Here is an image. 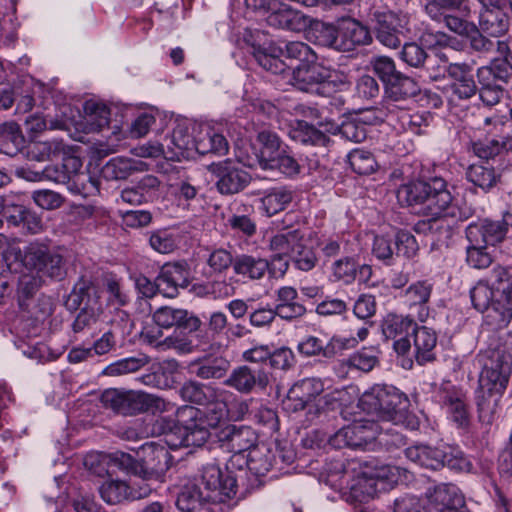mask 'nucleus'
<instances>
[{
  "mask_svg": "<svg viewBox=\"0 0 512 512\" xmlns=\"http://www.w3.org/2000/svg\"><path fill=\"white\" fill-rule=\"evenodd\" d=\"M473 307L484 314L491 331L506 328L512 320V268L496 265L486 279L470 290Z\"/></svg>",
  "mask_w": 512,
  "mask_h": 512,
  "instance_id": "obj_1",
  "label": "nucleus"
},
{
  "mask_svg": "<svg viewBox=\"0 0 512 512\" xmlns=\"http://www.w3.org/2000/svg\"><path fill=\"white\" fill-rule=\"evenodd\" d=\"M442 178H432L430 181H411L401 185L397 190V199L401 205L417 209L427 215L446 213L460 221L468 219L471 209H462L452 203L453 198L447 190Z\"/></svg>",
  "mask_w": 512,
  "mask_h": 512,
  "instance_id": "obj_2",
  "label": "nucleus"
},
{
  "mask_svg": "<svg viewBox=\"0 0 512 512\" xmlns=\"http://www.w3.org/2000/svg\"><path fill=\"white\" fill-rule=\"evenodd\" d=\"M141 459L137 460L128 453L115 452V461L119 469L142 481L161 482L170 467L172 457L162 445L149 444L141 449Z\"/></svg>",
  "mask_w": 512,
  "mask_h": 512,
  "instance_id": "obj_3",
  "label": "nucleus"
},
{
  "mask_svg": "<svg viewBox=\"0 0 512 512\" xmlns=\"http://www.w3.org/2000/svg\"><path fill=\"white\" fill-rule=\"evenodd\" d=\"M101 403L106 409L123 416L169 411L171 404L161 397L136 390L109 388L102 392Z\"/></svg>",
  "mask_w": 512,
  "mask_h": 512,
  "instance_id": "obj_4",
  "label": "nucleus"
},
{
  "mask_svg": "<svg viewBox=\"0 0 512 512\" xmlns=\"http://www.w3.org/2000/svg\"><path fill=\"white\" fill-rule=\"evenodd\" d=\"M405 457L415 465L433 471L448 467L456 471H471L473 465L463 452L449 446L433 447L416 444L403 451Z\"/></svg>",
  "mask_w": 512,
  "mask_h": 512,
  "instance_id": "obj_5",
  "label": "nucleus"
},
{
  "mask_svg": "<svg viewBox=\"0 0 512 512\" xmlns=\"http://www.w3.org/2000/svg\"><path fill=\"white\" fill-rule=\"evenodd\" d=\"M407 403V397L395 387L375 386L363 393L358 406L368 415L380 420L399 421Z\"/></svg>",
  "mask_w": 512,
  "mask_h": 512,
  "instance_id": "obj_6",
  "label": "nucleus"
},
{
  "mask_svg": "<svg viewBox=\"0 0 512 512\" xmlns=\"http://www.w3.org/2000/svg\"><path fill=\"white\" fill-rule=\"evenodd\" d=\"M21 263L27 271L49 279L62 281L67 274L64 257L53 250L48 244L35 240L24 247L21 252Z\"/></svg>",
  "mask_w": 512,
  "mask_h": 512,
  "instance_id": "obj_7",
  "label": "nucleus"
},
{
  "mask_svg": "<svg viewBox=\"0 0 512 512\" xmlns=\"http://www.w3.org/2000/svg\"><path fill=\"white\" fill-rule=\"evenodd\" d=\"M200 409L193 406H184L177 409L176 420L161 418L158 425L163 433L173 432L179 425L182 444L190 447H201L210 437V428L201 419Z\"/></svg>",
  "mask_w": 512,
  "mask_h": 512,
  "instance_id": "obj_8",
  "label": "nucleus"
},
{
  "mask_svg": "<svg viewBox=\"0 0 512 512\" xmlns=\"http://www.w3.org/2000/svg\"><path fill=\"white\" fill-rule=\"evenodd\" d=\"M479 385L505 392L512 374V355L504 349H487L479 355Z\"/></svg>",
  "mask_w": 512,
  "mask_h": 512,
  "instance_id": "obj_9",
  "label": "nucleus"
},
{
  "mask_svg": "<svg viewBox=\"0 0 512 512\" xmlns=\"http://www.w3.org/2000/svg\"><path fill=\"white\" fill-rule=\"evenodd\" d=\"M378 434L379 425L374 420L360 419L342 427L334 434L325 433L321 440H326L335 449H364L376 440Z\"/></svg>",
  "mask_w": 512,
  "mask_h": 512,
  "instance_id": "obj_10",
  "label": "nucleus"
},
{
  "mask_svg": "<svg viewBox=\"0 0 512 512\" xmlns=\"http://www.w3.org/2000/svg\"><path fill=\"white\" fill-rule=\"evenodd\" d=\"M207 169L216 178L215 187L223 196L241 193L252 181L251 174L231 159L213 162Z\"/></svg>",
  "mask_w": 512,
  "mask_h": 512,
  "instance_id": "obj_11",
  "label": "nucleus"
},
{
  "mask_svg": "<svg viewBox=\"0 0 512 512\" xmlns=\"http://www.w3.org/2000/svg\"><path fill=\"white\" fill-rule=\"evenodd\" d=\"M376 39L384 46L396 49L401 45L400 35L408 23L407 15L390 9H374L370 14Z\"/></svg>",
  "mask_w": 512,
  "mask_h": 512,
  "instance_id": "obj_12",
  "label": "nucleus"
},
{
  "mask_svg": "<svg viewBox=\"0 0 512 512\" xmlns=\"http://www.w3.org/2000/svg\"><path fill=\"white\" fill-rule=\"evenodd\" d=\"M195 485H200L207 498L216 503H223L236 494V479L228 472H223L216 464L203 467L200 479Z\"/></svg>",
  "mask_w": 512,
  "mask_h": 512,
  "instance_id": "obj_13",
  "label": "nucleus"
},
{
  "mask_svg": "<svg viewBox=\"0 0 512 512\" xmlns=\"http://www.w3.org/2000/svg\"><path fill=\"white\" fill-rule=\"evenodd\" d=\"M323 391V384L320 380L315 378H306L296 383L288 392V399L294 401V410H303L308 408V414H313L315 417H321L324 413L323 405L327 402L323 399H318L316 404L312 402Z\"/></svg>",
  "mask_w": 512,
  "mask_h": 512,
  "instance_id": "obj_14",
  "label": "nucleus"
},
{
  "mask_svg": "<svg viewBox=\"0 0 512 512\" xmlns=\"http://www.w3.org/2000/svg\"><path fill=\"white\" fill-rule=\"evenodd\" d=\"M385 98L382 102L380 113L385 115L394 113L401 106L395 103H402L407 99L417 96L421 89L418 82L412 77L400 72L386 86H384Z\"/></svg>",
  "mask_w": 512,
  "mask_h": 512,
  "instance_id": "obj_15",
  "label": "nucleus"
},
{
  "mask_svg": "<svg viewBox=\"0 0 512 512\" xmlns=\"http://www.w3.org/2000/svg\"><path fill=\"white\" fill-rule=\"evenodd\" d=\"M0 212L9 225L22 227L30 234H37L43 229L42 219L35 211L16 203L9 196L0 198Z\"/></svg>",
  "mask_w": 512,
  "mask_h": 512,
  "instance_id": "obj_16",
  "label": "nucleus"
},
{
  "mask_svg": "<svg viewBox=\"0 0 512 512\" xmlns=\"http://www.w3.org/2000/svg\"><path fill=\"white\" fill-rule=\"evenodd\" d=\"M230 366V361L223 354L215 352L212 345L202 356L188 364V371L202 380H219L227 375Z\"/></svg>",
  "mask_w": 512,
  "mask_h": 512,
  "instance_id": "obj_17",
  "label": "nucleus"
},
{
  "mask_svg": "<svg viewBox=\"0 0 512 512\" xmlns=\"http://www.w3.org/2000/svg\"><path fill=\"white\" fill-rule=\"evenodd\" d=\"M224 384L241 394H249L255 389L265 390L269 384V376L262 368L253 369L248 365H241L231 371Z\"/></svg>",
  "mask_w": 512,
  "mask_h": 512,
  "instance_id": "obj_18",
  "label": "nucleus"
},
{
  "mask_svg": "<svg viewBox=\"0 0 512 512\" xmlns=\"http://www.w3.org/2000/svg\"><path fill=\"white\" fill-rule=\"evenodd\" d=\"M153 321L161 328H172L192 333L198 331L201 320L192 312L173 306H162L153 313Z\"/></svg>",
  "mask_w": 512,
  "mask_h": 512,
  "instance_id": "obj_19",
  "label": "nucleus"
},
{
  "mask_svg": "<svg viewBox=\"0 0 512 512\" xmlns=\"http://www.w3.org/2000/svg\"><path fill=\"white\" fill-rule=\"evenodd\" d=\"M158 280L163 284L164 296L175 297L178 290L186 289L192 281L190 266L187 261L165 263L158 274Z\"/></svg>",
  "mask_w": 512,
  "mask_h": 512,
  "instance_id": "obj_20",
  "label": "nucleus"
},
{
  "mask_svg": "<svg viewBox=\"0 0 512 512\" xmlns=\"http://www.w3.org/2000/svg\"><path fill=\"white\" fill-rule=\"evenodd\" d=\"M465 233L470 244L488 247L501 243L505 239L507 231L503 220L483 219L470 223Z\"/></svg>",
  "mask_w": 512,
  "mask_h": 512,
  "instance_id": "obj_21",
  "label": "nucleus"
},
{
  "mask_svg": "<svg viewBox=\"0 0 512 512\" xmlns=\"http://www.w3.org/2000/svg\"><path fill=\"white\" fill-rule=\"evenodd\" d=\"M220 442L226 443L227 447L239 457L243 452L251 451L257 445L258 436L256 432L245 425H227L218 432Z\"/></svg>",
  "mask_w": 512,
  "mask_h": 512,
  "instance_id": "obj_22",
  "label": "nucleus"
},
{
  "mask_svg": "<svg viewBox=\"0 0 512 512\" xmlns=\"http://www.w3.org/2000/svg\"><path fill=\"white\" fill-rule=\"evenodd\" d=\"M433 291V284L428 280H419L411 284L404 292L403 299L411 316L425 322L430 314L429 302Z\"/></svg>",
  "mask_w": 512,
  "mask_h": 512,
  "instance_id": "obj_23",
  "label": "nucleus"
},
{
  "mask_svg": "<svg viewBox=\"0 0 512 512\" xmlns=\"http://www.w3.org/2000/svg\"><path fill=\"white\" fill-rule=\"evenodd\" d=\"M452 79L453 95L467 100L476 95L478 87L474 80L473 66L467 62L449 63V74Z\"/></svg>",
  "mask_w": 512,
  "mask_h": 512,
  "instance_id": "obj_24",
  "label": "nucleus"
},
{
  "mask_svg": "<svg viewBox=\"0 0 512 512\" xmlns=\"http://www.w3.org/2000/svg\"><path fill=\"white\" fill-rule=\"evenodd\" d=\"M265 20L271 27L295 32L303 31L311 24L310 17L284 4L277 9L273 8Z\"/></svg>",
  "mask_w": 512,
  "mask_h": 512,
  "instance_id": "obj_25",
  "label": "nucleus"
},
{
  "mask_svg": "<svg viewBox=\"0 0 512 512\" xmlns=\"http://www.w3.org/2000/svg\"><path fill=\"white\" fill-rule=\"evenodd\" d=\"M326 67L314 60L312 63L300 64L293 68L291 83L300 91L311 92L319 91V87L323 88Z\"/></svg>",
  "mask_w": 512,
  "mask_h": 512,
  "instance_id": "obj_26",
  "label": "nucleus"
},
{
  "mask_svg": "<svg viewBox=\"0 0 512 512\" xmlns=\"http://www.w3.org/2000/svg\"><path fill=\"white\" fill-rule=\"evenodd\" d=\"M435 512H466L465 500L453 484H441L430 495Z\"/></svg>",
  "mask_w": 512,
  "mask_h": 512,
  "instance_id": "obj_27",
  "label": "nucleus"
},
{
  "mask_svg": "<svg viewBox=\"0 0 512 512\" xmlns=\"http://www.w3.org/2000/svg\"><path fill=\"white\" fill-rule=\"evenodd\" d=\"M98 289L90 278L80 277L67 296L64 305L68 311H77L83 306H100Z\"/></svg>",
  "mask_w": 512,
  "mask_h": 512,
  "instance_id": "obj_28",
  "label": "nucleus"
},
{
  "mask_svg": "<svg viewBox=\"0 0 512 512\" xmlns=\"http://www.w3.org/2000/svg\"><path fill=\"white\" fill-rule=\"evenodd\" d=\"M504 393L479 385L475 399L478 419L482 424L490 426L497 419L500 401Z\"/></svg>",
  "mask_w": 512,
  "mask_h": 512,
  "instance_id": "obj_29",
  "label": "nucleus"
},
{
  "mask_svg": "<svg viewBox=\"0 0 512 512\" xmlns=\"http://www.w3.org/2000/svg\"><path fill=\"white\" fill-rule=\"evenodd\" d=\"M385 477L381 471L375 473H359L349 486L347 501L366 503L373 499L377 493V480Z\"/></svg>",
  "mask_w": 512,
  "mask_h": 512,
  "instance_id": "obj_30",
  "label": "nucleus"
},
{
  "mask_svg": "<svg viewBox=\"0 0 512 512\" xmlns=\"http://www.w3.org/2000/svg\"><path fill=\"white\" fill-rule=\"evenodd\" d=\"M256 142V158L262 170L288 147L275 132L267 129L257 133Z\"/></svg>",
  "mask_w": 512,
  "mask_h": 512,
  "instance_id": "obj_31",
  "label": "nucleus"
},
{
  "mask_svg": "<svg viewBox=\"0 0 512 512\" xmlns=\"http://www.w3.org/2000/svg\"><path fill=\"white\" fill-rule=\"evenodd\" d=\"M414 357L419 365H425L436 359V332L426 326L413 328Z\"/></svg>",
  "mask_w": 512,
  "mask_h": 512,
  "instance_id": "obj_32",
  "label": "nucleus"
},
{
  "mask_svg": "<svg viewBox=\"0 0 512 512\" xmlns=\"http://www.w3.org/2000/svg\"><path fill=\"white\" fill-rule=\"evenodd\" d=\"M340 51L350 52L358 45H367L372 42V36L367 27L360 22L348 19L340 23Z\"/></svg>",
  "mask_w": 512,
  "mask_h": 512,
  "instance_id": "obj_33",
  "label": "nucleus"
},
{
  "mask_svg": "<svg viewBox=\"0 0 512 512\" xmlns=\"http://www.w3.org/2000/svg\"><path fill=\"white\" fill-rule=\"evenodd\" d=\"M277 304L274 308L276 317L292 321L302 317L306 313L303 304L296 301L298 292L291 286H284L277 290Z\"/></svg>",
  "mask_w": 512,
  "mask_h": 512,
  "instance_id": "obj_34",
  "label": "nucleus"
},
{
  "mask_svg": "<svg viewBox=\"0 0 512 512\" xmlns=\"http://www.w3.org/2000/svg\"><path fill=\"white\" fill-rule=\"evenodd\" d=\"M213 503L201 486L195 484L185 486L176 500V506L182 512H211Z\"/></svg>",
  "mask_w": 512,
  "mask_h": 512,
  "instance_id": "obj_35",
  "label": "nucleus"
},
{
  "mask_svg": "<svg viewBox=\"0 0 512 512\" xmlns=\"http://www.w3.org/2000/svg\"><path fill=\"white\" fill-rule=\"evenodd\" d=\"M478 28L487 35L498 38L508 31L509 18L500 8V4L490 7L482 6Z\"/></svg>",
  "mask_w": 512,
  "mask_h": 512,
  "instance_id": "obj_36",
  "label": "nucleus"
},
{
  "mask_svg": "<svg viewBox=\"0 0 512 512\" xmlns=\"http://www.w3.org/2000/svg\"><path fill=\"white\" fill-rule=\"evenodd\" d=\"M101 306H83L76 315L71 327L74 334L95 336L102 331Z\"/></svg>",
  "mask_w": 512,
  "mask_h": 512,
  "instance_id": "obj_37",
  "label": "nucleus"
},
{
  "mask_svg": "<svg viewBox=\"0 0 512 512\" xmlns=\"http://www.w3.org/2000/svg\"><path fill=\"white\" fill-rule=\"evenodd\" d=\"M288 135L303 145L325 147L330 141L329 136L303 120H295Z\"/></svg>",
  "mask_w": 512,
  "mask_h": 512,
  "instance_id": "obj_38",
  "label": "nucleus"
},
{
  "mask_svg": "<svg viewBox=\"0 0 512 512\" xmlns=\"http://www.w3.org/2000/svg\"><path fill=\"white\" fill-rule=\"evenodd\" d=\"M466 179L483 192H489L501 179V173L488 163L472 164L466 170Z\"/></svg>",
  "mask_w": 512,
  "mask_h": 512,
  "instance_id": "obj_39",
  "label": "nucleus"
},
{
  "mask_svg": "<svg viewBox=\"0 0 512 512\" xmlns=\"http://www.w3.org/2000/svg\"><path fill=\"white\" fill-rule=\"evenodd\" d=\"M255 60L263 69L273 74H284L288 71L289 64L284 60V49L275 42L271 41L262 52H258Z\"/></svg>",
  "mask_w": 512,
  "mask_h": 512,
  "instance_id": "obj_40",
  "label": "nucleus"
},
{
  "mask_svg": "<svg viewBox=\"0 0 512 512\" xmlns=\"http://www.w3.org/2000/svg\"><path fill=\"white\" fill-rule=\"evenodd\" d=\"M82 168V161L76 156L63 158L61 164L48 165L43 168L44 180L57 184H67L71 181V175Z\"/></svg>",
  "mask_w": 512,
  "mask_h": 512,
  "instance_id": "obj_41",
  "label": "nucleus"
},
{
  "mask_svg": "<svg viewBox=\"0 0 512 512\" xmlns=\"http://www.w3.org/2000/svg\"><path fill=\"white\" fill-rule=\"evenodd\" d=\"M144 163L126 157H114L110 159L101 170L106 180H124L133 172L142 170Z\"/></svg>",
  "mask_w": 512,
  "mask_h": 512,
  "instance_id": "obj_42",
  "label": "nucleus"
},
{
  "mask_svg": "<svg viewBox=\"0 0 512 512\" xmlns=\"http://www.w3.org/2000/svg\"><path fill=\"white\" fill-rule=\"evenodd\" d=\"M269 269V262L266 259L248 254L235 256L234 272L251 280H259L264 277Z\"/></svg>",
  "mask_w": 512,
  "mask_h": 512,
  "instance_id": "obj_43",
  "label": "nucleus"
},
{
  "mask_svg": "<svg viewBox=\"0 0 512 512\" xmlns=\"http://www.w3.org/2000/svg\"><path fill=\"white\" fill-rule=\"evenodd\" d=\"M275 462L276 455L265 445H257L246 457L247 468L257 477L266 475Z\"/></svg>",
  "mask_w": 512,
  "mask_h": 512,
  "instance_id": "obj_44",
  "label": "nucleus"
},
{
  "mask_svg": "<svg viewBox=\"0 0 512 512\" xmlns=\"http://www.w3.org/2000/svg\"><path fill=\"white\" fill-rule=\"evenodd\" d=\"M83 110L87 132H98L108 126L110 110L105 104L87 100L83 105Z\"/></svg>",
  "mask_w": 512,
  "mask_h": 512,
  "instance_id": "obj_45",
  "label": "nucleus"
},
{
  "mask_svg": "<svg viewBox=\"0 0 512 512\" xmlns=\"http://www.w3.org/2000/svg\"><path fill=\"white\" fill-rule=\"evenodd\" d=\"M0 150L8 155L17 154L25 145L20 126L14 121L0 123Z\"/></svg>",
  "mask_w": 512,
  "mask_h": 512,
  "instance_id": "obj_46",
  "label": "nucleus"
},
{
  "mask_svg": "<svg viewBox=\"0 0 512 512\" xmlns=\"http://www.w3.org/2000/svg\"><path fill=\"white\" fill-rule=\"evenodd\" d=\"M45 278L34 272L28 271L20 275L17 285V298L19 307L26 311L31 300L39 289L44 285Z\"/></svg>",
  "mask_w": 512,
  "mask_h": 512,
  "instance_id": "obj_47",
  "label": "nucleus"
},
{
  "mask_svg": "<svg viewBox=\"0 0 512 512\" xmlns=\"http://www.w3.org/2000/svg\"><path fill=\"white\" fill-rule=\"evenodd\" d=\"M166 144L167 149L171 153L170 158H188L191 155L192 150H196V138H193L185 129L177 128L173 130V133Z\"/></svg>",
  "mask_w": 512,
  "mask_h": 512,
  "instance_id": "obj_48",
  "label": "nucleus"
},
{
  "mask_svg": "<svg viewBox=\"0 0 512 512\" xmlns=\"http://www.w3.org/2000/svg\"><path fill=\"white\" fill-rule=\"evenodd\" d=\"M283 49L284 60L286 61V64H289L288 71H291L292 73L295 66L312 63L314 60H317V56L313 50L303 42H288L285 44Z\"/></svg>",
  "mask_w": 512,
  "mask_h": 512,
  "instance_id": "obj_49",
  "label": "nucleus"
},
{
  "mask_svg": "<svg viewBox=\"0 0 512 512\" xmlns=\"http://www.w3.org/2000/svg\"><path fill=\"white\" fill-rule=\"evenodd\" d=\"M444 405L459 428L466 429L470 424V416L464 396L456 392H448L443 399Z\"/></svg>",
  "mask_w": 512,
  "mask_h": 512,
  "instance_id": "obj_50",
  "label": "nucleus"
},
{
  "mask_svg": "<svg viewBox=\"0 0 512 512\" xmlns=\"http://www.w3.org/2000/svg\"><path fill=\"white\" fill-rule=\"evenodd\" d=\"M229 146L226 138L213 130H208L205 134L196 138V151L201 154L225 155Z\"/></svg>",
  "mask_w": 512,
  "mask_h": 512,
  "instance_id": "obj_51",
  "label": "nucleus"
},
{
  "mask_svg": "<svg viewBox=\"0 0 512 512\" xmlns=\"http://www.w3.org/2000/svg\"><path fill=\"white\" fill-rule=\"evenodd\" d=\"M454 11L455 10H447L439 13H436L435 11L428 17L437 23H443L451 32L461 37H465L475 23L468 21L466 19L467 17L463 14L462 17L453 14L452 12Z\"/></svg>",
  "mask_w": 512,
  "mask_h": 512,
  "instance_id": "obj_52",
  "label": "nucleus"
},
{
  "mask_svg": "<svg viewBox=\"0 0 512 512\" xmlns=\"http://www.w3.org/2000/svg\"><path fill=\"white\" fill-rule=\"evenodd\" d=\"M292 201V193L285 188H274L261 198L262 210L271 217L284 210Z\"/></svg>",
  "mask_w": 512,
  "mask_h": 512,
  "instance_id": "obj_53",
  "label": "nucleus"
},
{
  "mask_svg": "<svg viewBox=\"0 0 512 512\" xmlns=\"http://www.w3.org/2000/svg\"><path fill=\"white\" fill-rule=\"evenodd\" d=\"M150 359L146 355H140L137 357H128L120 359L114 363L109 364L103 370V374L106 376H123L129 373H134L147 365Z\"/></svg>",
  "mask_w": 512,
  "mask_h": 512,
  "instance_id": "obj_54",
  "label": "nucleus"
},
{
  "mask_svg": "<svg viewBox=\"0 0 512 512\" xmlns=\"http://www.w3.org/2000/svg\"><path fill=\"white\" fill-rule=\"evenodd\" d=\"M415 323L410 317L388 315L384 320L382 332L387 339L406 337L409 330H413Z\"/></svg>",
  "mask_w": 512,
  "mask_h": 512,
  "instance_id": "obj_55",
  "label": "nucleus"
},
{
  "mask_svg": "<svg viewBox=\"0 0 512 512\" xmlns=\"http://www.w3.org/2000/svg\"><path fill=\"white\" fill-rule=\"evenodd\" d=\"M298 350L305 356L322 355L331 358L336 354L334 339L324 344V341L315 336H308L298 344Z\"/></svg>",
  "mask_w": 512,
  "mask_h": 512,
  "instance_id": "obj_56",
  "label": "nucleus"
},
{
  "mask_svg": "<svg viewBox=\"0 0 512 512\" xmlns=\"http://www.w3.org/2000/svg\"><path fill=\"white\" fill-rule=\"evenodd\" d=\"M348 162L352 170L359 175H369L377 168V162L370 151L354 149L348 154Z\"/></svg>",
  "mask_w": 512,
  "mask_h": 512,
  "instance_id": "obj_57",
  "label": "nucleus"
},
{
  "mask_svg": "<svg viewBox=\"0 0 512 512\" xmlns=\"http://www.w3.org/2000/svg\"><path fill=\"white\" fill-rule=\"evenodd\" d=\"M263 170L279 171L285 176L294 177L300 173L301 166L287 147Z\"/></svg>",
  "mask_w": 512,
  "mask_h": 512,
  "instance_id": "obj_58",
  "label": "nucleus"
},
{
  "mask_svg": "<svg viewBox=\"0 0 512 512\" xmlns=\"http://www.w3.org/2000/svg\"><path fill=\"white\" fill-rule=\"evenodd\" d=\"M313 33L319 45L340 51V25L336 27L332 24L318 22L313 27Z\"/></svg>",
  "mask_w": 512,
  "mask_h": 512,
  "instance_id": "obj_59",
  "label": "nucleus"
},
{
  "mask_svg": "<svg viewBox=\"0 0 512 512\" xmlns=\"http://www.w3.org/2000/svg\"><path fill=\"white\" fill-rule=\"evenodd\" d=\"M64 153H66V145L63 140L51 139L36 143L30 155L36 161H46Z\"/></svg>",
  "mask_w": 512,
  "mask_h": 512,
  "instance_id": "obj_60",
  "label": "nucleus"
},
{
  "mask_svg": "<svg viewBox=\"0 0 512 512\" xmlns=\"http://www.w3.org/2000/svg\"><path fill=\"white\" fill-rule=\"evenodd\" d=\"M68 189L73 193L81 194L86 197L99 192V181L88 173L78 170L71 175Z\"/></svg>",
  "mask_w": 512,
  "mask_h": 512,
  "instance_id": "obj_61",
  "label": "nucleus"
},
{
  "mask_svg": "<svg viewBox=\"0 0 512 512\" xmlns=\"http://www.w3.org/2000/svg\"><path fill=\"white\" fill-rule=\"evenodd\" d=\"M304 241L303 235H301V240L295 244L289 259L299 270L310 271L315 267L317 258L312 248L306 246Z\"/></svg>",
  "mask_w": 512,
  "mask_h": 512,
  "instance_id": "obj_62",
  "label": "nucleus"
},
{
  "mask_svg": "<svg viewBox=\"0 0 512 512\" xmlns=\"http://www.w3.org/2000/svg\"><path fill=\"white\" fill-rule=\"evenodd\" d=\"M485 75H492L494 80L509 83L512 81V57L510 60L494 59L489 66H483L477 70L479 79Z\"/></svg>",
  "mask_w": 512,
  "mask_h": 512,
  "instance_id": "obj_63",
  "label": "nucleus"
},
{
  "mask_svg": "<svg viewBox=\"0 0 512 512\" xmlns=\"http://www.w3.org/2000/svg\"><path fill=\"white\" fill-rule=\"evenodd\" d=\"M211 388L197 381L185 382L179 393L182 399L186 402L194 403L197 405H206L209 402V394Z\"/></svg>",
  "mask_w": 512,
  "mask_h": 512,
  "instance_id": "obj_64",
  "label": "nucleus"
}]
</instances>
